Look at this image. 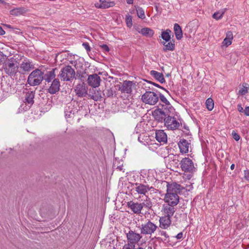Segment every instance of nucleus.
Masks as SVG:
<instances>
[{"mask_svg":"<svg viewBox=\"0 0 249 249\" xmlns=\"http://www.w3.org/2000/svg\"><path fill=\"white\" fill-rule=\"evenodd\" d=\"M180 167L185 172L193 173L196 171V168L193 160L189 158H185L180 162Z\"/></svg>","mask_w":249,"mask_h":249,"instance_id":"7","label":"nucleus"},{"mask_svg":"<svg viewBox=\"0 0 249 249\" xmlns=\"http://www.w3.org/2000/svg\"><path fill=\"white\" fill-rule=\"evenodd\" d=\"M44 79V73L39 69L33 71L28 78V84L32 86L39 85Z\"/></svg>","mask_w":249,"mask_h":249,"instance_id":"3","label":"nucleus"},{"mask_svg":"<svg viewBox=\"0 0 249 249\" xmlns=\"http://www.w3.org/2000/svg\"><path fill=\"white\" fill-rule=\"evenodd\" d=\"M76 95L80 97H86L88 94V87L84 83L77 85L74 89Z\"/></svg>","mask_w":249,"mask_h":249,"instance_id":"12","label":"nucleus"},{"mask_svg":"<svg viewBox=\"0 0 249 249\" xmlns=\"http://www.w3.org/2000/svg\"><path fill=\"white\" fill-rule=\"evenodd\" d=\"M72 108L70 107H67L65 109V115L66 118H71L73 114Z\"/></svg>","mask_w":249,"mask_h":249,"instance_id":"36","label":"nucleus"},{"mask_svg":"<svg viewBox=\"0 0 249 249\" xmlns=\"http://www.w3.org/2000/svg\"><path fill=\"white\" fill-rule=\"evenodd\" d=\"M158 226L150 220L142 223L139 227L141 234L142 235H151L157 230Z\"/></svg>","mask_w":249,"mask_h":249,"instance_id":"4","label":"nucleus"},{"mask_svg":"<svg viewBox=\"0 0 249 249\" xmlns=\"http://www.w3.org/2000/svg\"><path fill=\"white\" fill-rule=\"evenodd\" d=\"M206 106L208 110L211 111L213 109L214 107V102L213 100L209 98L206 101Z\"/></svg>","mask_w":249,"mask_h":249,"instance_id":"32","label":"nucleus"},{"mask_svg":"<svg viewBox=\"0 0 249 249\" xmlns=\"http://www.w3.org/2000/svg\"><path fill=\"white\" fill-rule=\"evenodd\" d=\"M125 22L127 26L129 27H131L132 25V17L127 15L125 17Z\"/></svg>","mask_w":249,"mask_h":249,"instance_id":"40","label":"nucleus"},{"mask_svg":"<svg viewBox=\"0 0 249 249\" xmlns=\"http://www.w3.org/2000/svg\"><path fill=\"white\" fill-rule=\"evenodd\" d=\"M244 177L246 180L249 181V171L248 170H244Z\"/></svg>","mask_w":249,"mask_h":249,"instance_id":"44","label":"nucleus"},{"mask_svg":"<svg viewBox=\"0 0 249 249\" xmlns=\"http://www.w3.org/2000/svg\"><path fill=\"white\" fill-rule=\"evenodd\" d=\"M92 99L95 101H97L98 99V97L97 96H93Z\"/></svg>","mask_w":249,"mask_h":249,"instance_id":"56","label":"nucleus"},{"mask_svg":"<svg viewBox=\"0 0 249 249\" xmlns=\"http://www.w3.org/2000/svg\"><path fill=\"white\" fill-rule=\"evenodd\" d=\"M154 84V85H155V86H156L157 87L161 88V87L157 84ZM162 89H163L164 90H165L167 92H168V91L167 90H166L165 89H164V88H162Z\"/></svg>","mask_w":249,"mask_h":249,"instance_id":"52","label":"nucleus"},{"mask_svg":"<svg viewBox=\"0 0 249 249\" xmlns=\"http://www.w3.org/2000/svg\"><path fill=\"white\" fill-rule=\"evenodd\" d=\"M141 99L145 104L154 106L159 101V97L156 93L148 91L142 95Z\"/></svg>","mask_w":249,"mask_h":249,"instance_id":"5","label":"nucleus"},{"mask_svg":"<svg viewBox=\"0 0 249 249\" xmlns=\"http://www.w3.org/2000/svg\"><path fill=\"white\" fill-rule=\"evenodd\" d=\"M20 68L24 71H28L34 68V65L31 60L25 59L20 65Z\"/></svg>","mask_w":249,"mask_h":249,"instance_id":"21","label":"nucleus"},{"mask_svg":"<svg viewBox=\"0 0 249 249\" xmlns=\"http://www.w3.org/2000/svg\"><path fill=\"white\" fill-rule=\"evenodd\" d=\"M226 10V9H222L218 12L214 13L213 15V18L217 20L220 19L225 13Z\"/></svg>","mask_w":249,"mask_h":249,"instance_id":"34","label":"nucleus"},{"mask_svg":"<svg viewBox=\"0 0 249 249\" xmlns=\"http://www.w3.org/2000/svg\"><path fill=\"white\" fill-rule=\"evenodd\" d=\"M7 59V56L4 54L2 52L0 51V65L2 63H4Z\"/></svg>","mask_w":249,"mask_h":249,"instance_id":"41","label":"nucleus"},{"mask_svg":"<svg viewBox=\"0 0 249 249\" xmlns=\"http://www.w3.org/2000/svg\"><path fill=\"white\" fill-rule=\"evenodd\" d=\"M134 0H126L127 3L128 4H133Z\"/></svg>","mask_w":249,"mask_h":249,"instance_id":"51","label":"nucleus"},{"mask_svg":"<svg viewBox=\"0 0 249 249\" xmlns=\"http://www.w3.org/2000/svg\"><path fill=\"white\" fill-rule=\"evenodd\" d=\"M74 67H75L76 69H77L78 67L77 66V62H74Z\"/></svg>","mask_w":249,"mask_h":249,"instance_id":"57","label":"nucleus"},{"mask_svg":"<svg viewBox=\"0 0 249 249\" xmlns=\"http://www.w3.org/2000/svg\"><path fill=\"white\" fill-rule=\"evenodd\" d=\"M60 82L58 79H53L51 86L49 89V92L51 94H54L59 90Z\"/></svg>","mask_w":249,"mask_h":249,"instance_id":"23","label":"nucleus"},{"mask_svg":"<svg viewBox=\"0 0 249 249\" xmlns=\"http://www.w3.org/2000/svg\"><path fill=\"white\" fill-rule=\"evenodd\" d=\"M247 84H244L238 91V94L241 95H245L248 91V88Z\"/></svg>","mask_w":249,"mask_h":249,"instance_id":"35","label":"nucleus"},{"mask_svg":"<svg viewBox=\"0 0 249 249\" xmlns=\"http://www.w3.org/2000/svg\"><path fill=\"white\" fill-rule=\"evenodd\" d=\"M183 233L182 232H180L176 235V237L177 239H181L183 238Z\"/></svg>","mask_w":249,"mask_h":249,"instance_id":"48","label":"nucleus"},{"mask_svg":"<svg viewBox=\"0 0 249 249\" xmlns=\"http://www.w3.org/2000/svg\"><path fill=\"white\" fill-rule=\"evenodd\" d=\"M24 102L28 104V106H25V109H29L34 103V93L31 91H28L25 93Z\"/></svg>","mask_w":249,"mask_h":249,"instance_id":"16","label":"nucleus"},{"mask_svg":"<svg viewBox=\"0 0 249 249\" xmlns=\"http://www.w3.org/2000/svg\"><path fill=\"white\" fill-rule=\"evenodd\" d=\"M133 83L131 81H125L124 82L122 87L121 88V90L122 92H125L127 93H130L132 91V87Z\"/></svg>","mask_w":249,"mask_h":249,"instance_id":"24","label":"nucleus"},{"mask_svg":"<svg viewBox=\"0 0 249 249\" xmlns=\"http://www.w3.org/2000/svg\"><path fill=\"white\" fill-rule=\"evenodd\" d=\"M171 111L164 109L162 108H158L152 112V115L154 119L159 122L165 121V119L168 115V113Z\"/></svg>","mask_w":249,"mask_h":249,"instance_id":"9","label":"nucleus"},{"mask_svg":"<svg viewBox=\"0 0 249 249\" xmlns=\"http://www.w3.org/2000/svg\"><path fill=\"white\" fill-rule=\"evenodd\" d=\"M115 3L113 1L107 0H99V1L94 3V6L97 8L107 9L114 6Z\"/></svg>","mask_w":249,"mask_h":249,"instance_id":"13","label":"nucleus"},{"mask_svg":"<svg viewBox=\"0 0 249 249\" xmlns=\"http://www.w3.org/2000/svg\"><path fill=\"white\" fill-rule=\"evenodd\" d=\"M184 187L176 182L171 184L167 183L166 193L163 199L167 205L176 206L179 202L178 194L182 192Z\"/></svg>","mask_w":249,"mask_h":249,"instance_id":"1","label":"nucleus"},{"mask_svg":"<svg viewBox=\"0 0 249 249\" xmlns=\"http://www.w3.org/2000/svg\"><path fill=\"white\" fill-rule=\"evenodd\" d=\"M136 244L127 241L126 243L123 246L122 249H136Z\"/></svg>","mask_w":249,"mask_h":249,"instance_id":"37","label":"nucleus"},{"mask_svg":"<svg viewBox=\"0 0 249 249\" xmlns=\"http://www.w3.org/2000/svg\"><path fill=\"white\" fill-rule=\"evenodd\" d=\"M190 0V1H193L194 0Z\"/></svg>","mask_w":249,"mask_h":249,"instance_id":"60","label":"nucleus"},{"mask_svg":"<svg viewBox=\"0 0 249 249\" xmlns=\"http://www.w3.org/2000/svg\"><path fill=\"white\" fill-rule=\"evenodd\" d=\"M3 68L6 74L10 76H15L18 71L19 63L14 57H10L7 59L4 63Z\"/></svg>","mask_w":249,"mask_h":249,"instance_id":"2","label":"nucleus"},{"mask_svg":"<svg viewBox=\"0 0 249 249\" xmlns=\"http://www.w3.org/2000/svg\"><path fill=\"white\" fill-rule=\"evenodd\" d=\"M116 169L119 171H123V169L122 166H118Z\"/></svg>","mask_w":249,"mask_h":249,"instance_id":"53","label":"nucleus"},{"mask_svg":"<svg viewBox=\"0 0 249 249\" xmlns=\"http://www.w3.org/2000/svg\"><path fill=\"white\" fill-rule=\"evenodd\" d=\"M190 143L185 139H181L178 143L180 151L181 153H187L189 151Z\"/></svg>","mask_w":249,"mask_h":249,"instance_id":"19","label":"nucleus"},{"mask_svg":"<svg viewBox=\"0 0 249 249\" xmlns=\"http://www.w3.org/2000/svg\"><path fill=\"white\" fill-rule=\"evenodd\" d=\"M26 10L23 7H18L13 9L10 11L11 15L15 16H18L25 13Z\"/></svg>","mask_w":249,"mask_h":249,"instance_id":"27","label":"nucleus"},{"mask_svg":"<svg viewBox=\"0 0 249 249\" xmlns=\"http://www.w3.org/2000/svg\"><path fill=\"white\" fill-rule=\"evenodd\" d=\"M164 124L168 129L172 130L178 129L180 125L179 123L175 117H170L169 115L165 119Z\"/></svg>","mask_w":249,"mask_h":249,"instance_id":"10","label":"nucleus"},{"mask_svg":"<svg viewBox=\"0 0 249 249\" xmlns=\"http://www.w3.org/2000/svg\"><path fill=\"white\" fill-rule=\"evenodd\" d=\"M5 34V31L3 30V29L0 26V35H2Z\"/></svg>","mask_w":249,"mask_h":249,"instance_id":"50","label":"nucleus"},{"mask_svg":"<svg viewBox=\"0 0 249 249\" xmlns=\"http://www.w3.org/2000/svg\"><path fill=\"white\" fill-rule=\"evenodd\" d=\"M171 218L162 215L160 218V226L163 229H167L171 224Z\"/></svg>","mask_w":249,"mask_h":249,"instance_id":"20","label":"nucleus"},{"mask_svg":"<svg viewBox=\"0 0 249 249\" xmlns=\"http://www.w3.org/2000/svg\"><path fill=\"white\" fill-rule=\"evenodd\" d=\"M83 46L87 51H89L90 50V47L88 43L85 42L83 43Z\"/></svg>","mask_w":249,"mask_h":249,"instance_id":"47","label":"nucleus"},{"mask_svg":"<svg viewBox=\"0 0 249 249\" xmlns=\"http://www.w3.org/2000/svg\"><path fill=\"white\" fill-rule=\"evenodd\" d=\"M171 32L170 30H166L165 31L163 32L161 34V37L166 42L170 40L171 37L169 34Z\"/></svg>","mask_w":249,"mask_h":249,"instance_id":"33","label":"nucleus"},{"mask_svg":"<svg viewBox=\"0 0 249 249\" xmlns=\"http://www.w3.org/2000/svg\"><path fill=\"white\" fill-rule=\"evenodd\" d=\"M155 138L156 140L160 143H165L167 141V135L163 130L156 131Z\"/></svg>","mask_w":249,"mask_h":249,"instance_id":"18","label":"nucleus"},{"mask_svg":"<svg viewBox=\"0 0 249 249\" xmlns=\"http://www.w3.org/2000/svg\"><path fill=\"white\" fill-rule=\"evenodd\" d=\"M0 3L5 4H6V2L4 0H0Z\"/></svg>","mask_w":249,"mask_h":249,"instance_id":"55","label":"nucleus"},{"mask_svg":"<svg viewBox=\"0 0 249 249\" xmlns=\"http://www.w3.org/2000/svg\"><path fill=\"white\" fill-rule=\"evenodd\" d=\"M101 78L97 74H91L88 76V83L93 88L98 87L100 85Z\"/></svg>","mask_w":249,"mask_h":249,"instance_id":"15","label":"nucleus"},{"mask_svg":"<svg viewBox=\"0 0 249 249\" xmlns=\"http://www.w3.org/2000/svg\"><path fill=\"white\" fill-rule=\"evenodd\" d=\"M174 30L177 39L178 40L180 39L182 37V32L180 26L178 23H175Z\"/></svg>","mask_w":249,"mask_h":249,"instance_id":"28","label":"nucleus"},{"mask_svg":"<svg viewBox=\"0 0 249 249\" xmlns=\"http://www.w3.org/2000/svg\"><path fill=\"white\" fill-rule=\"evenodd\" d=\"M25 106H28V104L24 102L22 104L19 108V112L24 111L28 110L29 109H25L26 107Z\"/></svg>","mask_w":249,"mask_h":249,"instance_id":"43","label":"nucleus"},{"mask_svg":"<svg viewBox=\"0 0 249 249\" xmlns=\"http://www.w3.org/2000/svg\"><path fill=\"white\" fill-rule=\"evenodd\" d=\"M100 47L106 52H108L109 51L108 47L106 44H103L100 45Z\"/></svg>","mask_w":249,"mask_h":249,"instance_id":"46","label":"nucleus"},{"mask_svg":"<svg viewBox=\"0 0 249 249\" xmlns=\"http://www.w3.org/2000/svg\"><path fill=\"white\" fill-rule=\"evenodd\" d=\"M139 32L141 33L143 36L148 37H151L154 34L153 31L149 28H143Z\"/></svg>","mask_w":249,"mask_h":249,"instance_id":"30","label":"nucleus"},{"mask_svg":"<svg viewBox=\"0 0 249 249\" xmlns=\"http://www.w3.org/2000/svg\"><path fill=\"white\" fill-rule=\"evenodd\" d=\"M136 249H145L143 248L142 247H138V248H136Z\"/></svg>","mask_w":249,"mask_h":249,"instance_id":"58","label":"nucleus"},{"mask_svg":"<svg viewBox=\"0 0 249 249\" xmlns=\"http://www.w3.org/2000/svg\"><path fill=\"white\" fill-rule=\"evenodd\" d=\"M232 135L235 141H238L239 140L240 137L237 133L235 132H232Z\"/></svg>","mask_w":249,"mask_h":249,"instance_id":"45","label":"nucleus"},{"mask_svg":"<svg viewBox=\"0 0 249 249\" xmlns=\"http://www.w3.org/2000/svg\"><path fill=\"white\" fill-rule=\"evenodd\" d=\"M137 14L139 18L143 19L145 18L144 11L142 8L139 7L136 9Z\"/></svg>","mask_w":249,"mask_h":249,"instance_id":"39","label":"nucleus"},{"mask_svg":"<svg viewBox=\"0 0 249 249\" xmlns=\"http://www.w3.org/2000/svg\"><path fill=\"white\" fill-rule=\"evenodd\" d=\"M159 97L160 99V101L162 103V104H160L161 108L165 110L166 109L171 111L172 110V107L166 98L163 94L160 93Z\"/></svg>","mask_w":249,"mask_h":249,"instance_id":"22","label":"nucleus"},{"mask_svg":"<svg viewBox=\"0 0 249 249\" xmlns=\"http://www.w3.org/2000/svg\"><path fill=\"white\" fill-rule=\"evenodd\" d=\"M127 206L135 213H140L143 207L142 203H135L131 201L128 202Z\"/></svg>","mask_w":249,"mask_h":249,"instance_id":"17","label":"nucleus"},{"mask_svg":"<svg viewBox=\"0 0 249 249\" xmlns=\"http://www.w3.org/2000/svg\"><path fill=\"white\" fill-rule=\"evenodd\" d=\"M145 136L143 134H140L138 137V140L139 142L144 145H145V140H144Z\"/></svg>","mask_w":249,"mask_h":249,"instance_id":"42","label":"nucleus"},{"mask_svg":"<svg viewBox=\"0 0 249 249\" xmlns=\"http://www.w3.org/2000/svg\"><path fill=\"white\" fill-rule=\"evenodd\" d=\"M142 235L141 233H136L135 231L129 230L126 233L127 241L136 244L142 238Z\"/></svg>","mask_w":249,"mask_h":249,"instance_id":"11","label":"nucleus"},{"mask_svg":"<svg viewBox=\"0 0 249 249\" xmlns=\"http://www.w3.org/2000/svg\"><path fill=\"white\" fill-rule=\"evenodd\" d=\"M146 206H150V204H149L148 202H147V203H146Z\"/></svg>","mask_w":249,"mask_h":249,"instance_id":"59","label":"nucleus"},{"mask_svg":"<svg viewBox=\"0 0 249 249\" xmlns=\"http://www.w3.org/2000/svg\"><path fill=\"white\" fill-rule=\"evenodd\" d=\"M74 70L70 66H67L61 70L59 76L61 80L70 81L74 78Z\"/></svg>","mask_w":249,"mask_h":249,"instance_id":"6","label":"nucleus"},{"mask_svg":"<svg viewBox=\"0 0 249 249\" xmlns=\"http://www.w3.org/2000/svg\"><path fill=\"white\" fill-rule=\"evenodd\" d=\"M237 109L240 113H243L247 116H249V107H246L244 108L241 104L237 106Z\"/></svg>","mask_w":249,"mask_h":249,"instance_id":"31","label":"nucleus"},{"mask_svg":"<svg viewBox=\"0 0 249 249\" xmlns=\"http://www.w3.org/2000/svg\"><path fill=\"white\" fill-rule=\"evenodd\" d=\"M134 189L138 194L144 196L146 198H147V194L149 192L152 194L154 193L155 190L154 187L142 183H136Z\"/></svg>","mask_w":249,"mask_h":249,"instance_id":"8","label":"nucleus"},{"mask_svg":"<svg viewBox=\"0 0 249 249\" xmlns=\"http://www.w3.org/2000/svg\"><path fill=\"white\" fill-rule=\"evenodd\" d=\"M176 209L174 206L163 205L161 210L163 216L171 218L174 214Z\"/></svg>","mask_w":249,"mask_h":249,"instance_id":"14","label":"nucleus"},{"mask_svg":"<svg viewBox=\"0 0 249 249\" xmlns=\"http://www.w3.org/2000/svg\"><path fill=\"white\" fill-rule=\"evenodd\" d=\"M234 167H235V165L234 164H232L231 165V170H233L234 169Z\"/></svg>","mask_w":249,"mask_h":249,"instance_id":"54","label":"nucleus"},{"mask_svg":"<svg viewBox=\"0 0 249 249\" xmlns=\"http://www.w3.org/2000/svg\"><path fill=\"white\" fill-rule=\"evenodd\" d=\"M55 69H53L52 71H48L44 76V79L47 82H51L53 79H54L55 77Z\"/></svg>","mask_w":249,"mask_h":249,"instance_id":"29","label":"nucleus"},{"mask_svg":"<svg viewBox=\"0 0 249 249\" xmlns=\"http://www.w3.org/2000/svg\"><path fill=\"white\" fill-rule=\"evenodd\" d=\"M161 235L164 236L165 238H168V235L165 231H162L161 232Z\"/></svg>","mask_w":249,"mask_h":249,"instance_id":"49","label":"nucleus"},{"mask_svg":"<svg viewBox=\"0 0 249 249\" xmlns=\"http://www.w3.org/2000/svg\"><path fill=\"white\" fill-rule=\"evenodd\" d=\"M150 74L151 76H152L157 80H158L161 83H163L165 82V81L163 77V75L162 73L158 72L156 71L152 70L150 71Z\"/></svg>","mask_w":249,"mask_h":249,"instance_id":"25","label":"nucleus"},{"mask_svg":"<svg viewBox=\"0 0 249 249\" xmlns=\"http://www.w3.org/2000/svg\"><path fill=\"white\" fill-rule=\"evenodd\" d=\"M233 39V35L231 31H228L226 33V36L224 38L222 44L223 45L226 46H229L232 43V40Z\"/></svg>","mask_w":249,"mask_h":249,"instance_id":"26","label":"nucleus"},{"mask_svg":"<svg viewBox=\"0 0 249 249\" xmlns=\"http://www.w3.org/2000/svg\"><path fill=\"white\" fill-rule=\"evenodd\" d=\"M163 45L165 47V50L173 51L174 49L175 44L173 43L172 42L164 43Z\"/></svg>","mask_w":249,"mask_h":249,"instance_id":"38","label":"nucleus"}]
</instances>
